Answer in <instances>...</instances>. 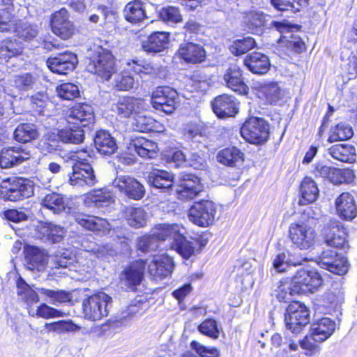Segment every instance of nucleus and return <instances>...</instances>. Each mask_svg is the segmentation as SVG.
Instances as JSON below:
<instances>
[{"instance_id": "1", "label": "nucleus", "mask_w": 357, "mask_h": 357, "mask_svg": "<svg viewBox=\"0 0 357 357\" xmlns=\"http://www.w3.org/2000/svg\"><path fill=\"white\" fill-rule=\"evenodd\" d=\"M245 23L248 30L252 33L260 35L264 29H275L281 33L289 34L284 38H288L287 46L293 49L295 52H299L305 49V44L300 37H297L292 33V29L295 26H290L285 22H278L273 20L271 17L264 15L260 11H250L245 17Z\"/></svg>"}, {"instance_id": "2", "label": "nucleus", "mask_w": 357, "mask_h": 357, "mask_svg": "<svg viewBox=\"0 0 357 357\" xmlns=\"http://www.w3.org/2000/svg\"><path fill=\"white\" fill-rule=\"evenodd\" d=\"M94 113H70L68 126L59 132L58 137L65 143L79 144L84 139L86 130H91L95 121Z\"/></svg>"}, {"instance_id": "3", "label": "nucleus", "mask_w": 357, "mask_h": 357, "mask_svg": "<svg viewBox=\"0 0 357 357\" xmlns=\"http://www.w3.org/2000/svg\"><path fill=\"white\" fill-rule=\"evenodd\" d=\"M86 68L89 72L97 74L105 80H109L116 72V61L113 54L102 47H98L93 51Z\"/></svg>"}, {"instance_id": "4", "label": "nucleus", "mask_w": 357, "mask_h": 357, "mask_svg": "<svg viewBox=\"0 0 357 357\" xmlns=\"http://www.w3.org/2000/svg\"><path fill=\"white\" fill-rule=\"evenodd\" d=\"M132 73L142 77V74L155 73V68L144 61L132 60L127 63L126 67L121 73L115 75L113 82L114 87L119 91H128L132 89L135 81Z\"/></svg>"}, {"instance_id": "5", "label": "nucleus", "mask_w": 357, "mask_h": 357, "mask_svg": "<svg viewBox=\"0 0 357 357\" xmlns=\"http://www.w3.org/2000/svg\"><path fill=\"white\" fill-rule=\"evenodd\" d=\"M289 238L294 248L300 250L312 249L317 241V234L315 229L305 221H296L289 227Z\"/></svg>"}, {"instance_id": "6", "label": "nucleus", "mask_w": 357, "mask_h": 357, "mask_svg": "<svg viewBox=\"0 0 357 357\" xmlns=\"http://www.w3.org/2000/svg\"><path fill=\"white\" fill-rule=\"evenodd\" d=\"M112 302V298L102 291L84 299L82 306L84 318L98 321L107 317L111 310Z\"/></svg>"}, {"instance_id": "7", "label": "nucleus", "mask_w": 357, "mask_h": 357, "mask_svg": "<svg viewBox=\"0 0 357 357\" xmlns=\"http://www.w3.org/2000/svg\"><path fill=\"white\" fill-rule=\"evenodd\" d=\"M241 135L249 143L262 144L268 138L269 125L262 118L252 116L243 123Z\"/></svg>"}, {"instance_id": "8", "label": "nucleus", "mask_w": 357, "mask_h": 357, "mask_svg": "<svg viewBox=\"0 0 357 357\" xmlns=\"http://www.w3.org/2000/svg\"><path fill=\"white\" fill-rule=\"evenodd\" d=\"M217 210L213 202L202 199L195 202L188 211V218L195 225L206 227L211 225L214 220Z\"/></svg>"}, {"instance_id": "9", "label": "nucleus", "mask_w": 357, "mask_h": 357, "mask_svg": "<svg viewBox=\"0 0 357 357\" xmlns=\"http://www.w3.org/2000/svg\"><path fill=\"white\" fill-rule=\"evenodd\" d=\"M284 321L287 328L298 334L310 322V311L300 302H291L287 308Z\"/></svg>"}, {"instance_id": "10", "label": "nucleus", "mask_w": 357, "mask_h": 357, "mask_svg": "<svg viewBox=\"0 0 357 357\" xmlns=\"http://www.w3.org/2000/svg\"><path fill=\"white\" fill-rule=\"evenodd\" d=\"M322 282L320 273L314 269H300L292 280L297 294L313 293L321 286Z\"/></svg>"}, {"instance_id": "11", "label": "nucleus", "mask_w": 357, "mask_h": 357, "mask_svg": "<svg viewBox=\"0 0 357 357\" xmlns=\"http://www.w3.org/2000/svg\"><path fill=\"white\" fill-rule=\"evenodd\" d=\"M316 261L321 268L335 274L344 275L348 271L347 258L342 254L333 250H324Z\"/></svg>"}, {"instance_id": "12", "label": "nucleus", "mask_w": 357, "mask_h": 357, "mask_svg": "<svg viewBox=\"0 0 357 357\" xmlns=\"http://www.w3.org/2000/svg\"><path fill=\"white\" fill-rule=\"evenodd\" d=\"M177 93L167 86H158L152 93L151 103L156 110L164 112H174L176 109L175 98Z\"/></svg>"}, {"instance_id": "13", "label": "nucleus", "mask_w": 357, "mask_h": 357, "mask_svg": "<svg viewBox=\"0 0 357 357\" xmlns=\"http://www.w3.org/2000/svg\"><path fill=\"white\" fill-rule=\"evenodd\" d=\"M204 190L199 177L190 173H181L178 176V197L181 199H193Z\"/></svg>"}, {"instance_id": "14", "label": "nucleus", "mask_w": 357, "mask_h": 357, "mask_svg": "<svg viewBox=\"0 0 357 357\" xmlns=\"http://www.w3.org/2000/svg\"><path fill=\"white\" fill-rule=\"evenodd\" d=\"M50 26L52 32L63 40L72 37L75 32L73 22L70 20L68 11L64 8L52 14Z\"/></svg>"}, {"instance_id": "15", "label": "nucleus", "mask_w": 357, "mask_h": 357, "mask_svg": "<svg viewBox=\"0 0 357 357\" xmlns=\"http://www.w3.org/2000/svg\"><path fill=\"white\" fill-rule=\"evenodd\" d=\"M327 245L336 248H344L347 243V233L343 225L336 220H331L321 231Z\"/></svg>"}, {"instance_id": "16", "label": "nucleus", "mask_w": 357, "mask_h": 357, "mask_svg": "<svg viewBox=\"0 0 357 357\" xmlns=\"http://www.w3.org/2000/svg\"><path fill=\"white\" fill-rule=\"evenodd\" d=\"M113 186L129 199L139 200L145 195V188L136 178L128 175L117 176L112 182Z\"/></svg>"}, {"instance_id": "17", "label": "nucleus", "mask_w": 357, "mask_h": 357, "mask_svg": "<svg viewBox=\"0 0 357 357\" xmlns=\"http://www.w3.org/2000/svg\"><path fill=\"white\" fill-rule=\"evenodd\" d=\"M77 55L69 51L51 56L47 60V65L50 70L54 73L66 75L72 72L77 65Z\"/></svg>"}, {"instance_id": "18", "label": "nucleus", "mask_w": 357, "mask_h": 357, "mask_svg": "<svg viewBox=\"0 0 357 357\" xmlns=\"http://www.w3.org/2000/svg\"><path fill=\"white\" fill-rule=\"evenodd\" d=\"M34 193V185L31 181L19 177L15 178L4 194L5 199L17 202L31 197Z\"/></svg>"}, {"instance_id": "19", "label": "nucleus", "mask_w": 357, "mask_h": 357, "mask_svg": "<svg viewBox=\"0 0 357 357\" xmlns=\"http://www.w3.org/2000/svg\"><path fill=\"white\" fill-rule=\"evenodd\" d=\"M96 182V175L90 164L79 162L73 166V172L70 174L69 178L70 185L78 187H91Z\"/></svg>"}, {"instance_id": "20", "label": "nucleus", "mask_w": 357, "mask_h": 357, "mask_svg": "<svg viewBox=\"0 0 357 357\" xmlns=\"http://www.w3.org/2000/svg\"><path fill=\"white\" fill-rule=\"evenodd\" d=\"M223 81L227 87L239 94L245 95L248 93L249 87L244 82L243 72L236 63L229 66L223 75Z\"/></svg>"}, {"instance_id": "21", "label": "nucleus", "mask_w": 357, "mask_h": 357, "mask_svg": "<svg viewBox=\"0 0 357 357\" xmlns=\"http://www.w3.org/2000/svg\"><path fill=\"white\" fill-rule=\"evenodd\" d=\"M30 157V151L22 146L3 149L0 154V166L1 168H10L23 162Z\"/></svg>"}, {"instance_id": "22", "label": "nucleus", "mask_w": 357, "mask_h": 357, "mask_svg": "<svg viewBox=\"0 0 357 357\" xmlns=\"http://www.w3.org/2000/svg\"><path fill=\"white\" fill-rule=\"evenodd\" d=\"M176 54L186 63H199L206 59V51L199 44L191 42L183 43L180 45Z\"/></svg>"}, {"instance_id": "23", "label": "nucleus", "mask_w": 357, "mask_h": 357, "mask_svg": "<svg viewBox=\"0 0 357 357\" xmlns=\"http://www.w3.org/2000/svg\"><path fill=\"white\" fill-rule=\"evenodd\" d=\"M174 180L172 172L159 169H153L147 176V182L151 186L168 193L173 190Z\"/></svg>"}, {"instance_id": "24", "label": "nucleus", "mask_w": 357, "mask_h": 357, "mask_svg": "<svg viewBox=\"0 0 357 357\" xmlns=\"http://www.w3.org/2000/svg\"><path fill=\"white\" fill-rule=\"evenodd\" d=\"M335 208L338 215L347 220H351L357 215L356 202L349 192H342L337 197Z\"/></svg>"}, {"instance_id": "25", "label": "nucleus", "mask_w": 357, "mask_h": 357, "mask_svg": "<svg viewBox=\"0 0 357 357\" xmlns=\"http://www.w3.org/2000/svg\"><path fill=\"white\" fill-rule=\"evenodd\" d=\"M205 245L206 241L204 243H200L199 239L192 238V241L187 240L181 231L175 240L172 242L171 248L180 254L184 259H188L195 254L197 247L201 249L202 247Z\"/></svg>"}, {"instance_id": "26", "label": "nucleus", "mask_w": 357, "mask_h": 357, "mask_svg": "<svg viewBox=\"0 0 357 357\" xmlns=\"http://www.w3.org/2000/svg\"><path fill=\"white\" fill-rule=\"evenodd\" d=\"M174 266L172 258L162 255L154 257L148 266V271L151 275L163 278L171 275Z\"/></svg>"}, {"instance_id": "27", "label": "nucleus", "mask_w": 357, "mask_h": 357, "mask_svg": "<svg viewBox=\"0 0 357 357\" xmlns=\"http://www.w3.org/2000/svg\"><path fill=\"white\" fill-rule=\"evenodd\" d=\"M145 263L139 259L126 268L121 274V281L126 286L134 289L139 285L143 278Z\"/></svg>"}, {"instance_id": "28", "label": "nucleus", "mask_w": 357, "mask_h": 357, "mask_svg": "<svg viewBox=\"0 0 357 357\" xmlns=\"http://www.w3.org/2000/svg\"><path fill=\"white\" fill-rule=\"evenodd\" d=\"M335 330V322L328 317H323L311 326L312 338L322 342L329 338Z\"/></svg>"}, {"instance_id": "29", "label": "nucleus", "mask_w": 357, "mask_h": 357, "mask_svg": "<svg viewBox=\"0 0 357 357\" xmlns=\"http://www.w3.org/2000/svg\"><path fill=\"white\" fill-rule=\"evenodd\" d=\"M156 143L144 137H137L131 139L128 149L130 152L135 151L142 158H154L157 155Z\"/></svg>"}, {"instance_id": "30", "label": "nucleus", "mask_w": 357, "mask_h": 357, "mask_svg": "<svg viewBox=\"0 0 357 357\" xmlns=\"http://www.w3.org/2000/svg\"><path fill=\"white\" fill-rule=\"evenodd\" d=\"M25 260L31 270L42 271L47 264V256L44 250L35 246L24 248Z\"/></svg>"}, {"instance_id": "31", "label": "nucleus", "mask_w": 357, "mask_h": 357, "mask_svg": "<svg viewBox=\"0 0 357 357\" xmlns=\"http://www.w3.org/2000/svg\"><path fill=\"white\" fill-rule=\"evenodd\" d=\"M169 42L168 33L158 31L151 34L147 40L143 42L142 48L148 53L160 52L167 48Z\"/></svg>"}, {"instance_id": "32", "label": "nucleus", "mask_w": 357, "mask_h": 357, "mask_svg": "<svg viewBox=\"0 0 357 357\" xmlns=\"http://www.w3.org/2000/svg\"><path fill=\"white\" fill-rule=\"evenodd\" d=\"M244 63L252 73L259 75L267 73L271 65L268 57L257 52L248 54Z\"/></svg>"}, {"instance_id": "33", "label": "nucleus", "mask_w": 357, "mask_h": 357, "mask_svg": "<svg viewBox=\"0 0 357 357\" xmlns=\"http://www.w3.org/2000/svg\"><path fill=\"white\" fill-rule=\"evenodd\" d=\"M94 145L102 155H112L117 149L116 140L110 133L104 130H98L93 137Z\"/></svg>"}, {"instance_id": "34", "label": "nucleus", "mask_w": 357, "mask_h": 357, "mask_svg": "<svg viewBox=\"0 0 357 357\" xmlns=\"http://www.w3.org/2000/svg\"><path fill=\"white\" fill-rule=\"evenodd\" d=\"M181 230H183V228L176 224H160L156 225L151 232L155 237L157 242L158 241H169L171 245Z\"/></svg>"}, {"instance_id": "35", "label": "nucleus", "mask_w": 357, "mask_h": 357, "mask_svg": "<svg viewBox=\"0 0 357 357\" xmlns=\"http://www.w3.org/2000/svg\"><path fill=\"white\" fill-rule=\"evenodd\" d=\"M301 199L299 200L301 205H306L317 200L319 195L317 183L310 177H305L300 186Z\"/></svg>"}, {"instance_id": "36", "label": "nucleus", "mask_w": 357, "mask_h": 357, "mask_svg": "<svg viewBox=\"0 0 357 357\" xmlns=\"http://www.w3.org/2000/svg\"><path fill=\"white\" fill-rule=\"evenodd\" d=\"M123 12L126 20L132 24L141 22L146 18L144 5L139 0L128 3Z\"/></svg>"}, {"instance_id": "37", "label": "nucleus", "mask_w": 357, "mask_h": 357, "mask_svg": "<svg viewBox=\"0 0 357 357\" xmlns=\"http://www.w3.org/2000/svg\"><path fill=\"white\" fill-rule=\"evenodd\" d=\"M243 153L235 146L226 148L220 151L217 155V161L225 166L234 167L244 160Z\"/></svg>"}, {"instance_id": "38", "label": "nucleus", "mask_w": 357, "mask_h": 357, "mask_svg": "<svg viewBox=\"0 0 357 357\" xmlns=\"http://www.w3.org/2000/svg\"><path fill=\"white\" fill-rule=\"evenodd\" d=\"M328 153L335 160L343 162H352L356 157V149L349 144H335L328 149Z\"/></svg>"}, {"instance_id": "39", "label": "nucleus", "mask_w": 357, "mask_h": 357, "mask_svg": "<svg viewBox=\"0 0 357 357\" xmlns=\"http://www.w3.org/2000/svg\"><path fill=\"white\" fill-rule=\"evenodd\" d=\"M75 220L83 228L90 231H100L107 225L105 220L85 213H76Z\"/></svg>"}, {"instance_id": "40", "label": "nucleus", "mask_w": 357, "mask_h": 357, "mask_svg": "<svg viewBox=\"0 0 357 357\" xmlns=\"http://www.w3.org/2000/svg\"><path fill=\"white\" fill-rule=\"evenodd\" d=\"M41 206L54 214H60L66 210V204L62 195L52 192L46 195L40 201Z\"/></svg>"}, {"instance_id": "41", "label": "nucleus", "mask_w": 357, "mask_h": 357, "mask_svg": "<svg viewBox=\"0 0 357 357\" xmlns=\"http://www.w3.org/2000/svg\"><path fill=\"white\" fill-rule=\"evenodd\" d=\"M123 214L128 224L135 228H141L146 225V213L142 208L126 206Z\"/></svg>"}, {"instance_id": "42", "label": "nucleus", "mask_w": 357, "mask_h": 357, "mask_svg": "<svg viewBox=\"0 0 357 357\" xmlns=\"http://www.w3.org/2000/svg\"><path fill=\"white\" fill-rule=\"evenodd\" d=\"M211 105L213 112H238L240 109L235 97L226 94L216 97Z\"/></svg>"}, {"instance_id": "43", "label": "nucleus", "mask_w": 357, "mask_h": 357, "mask_svg": "<svg viewBox=\"0 0 357 357\" xmlns=\"http://www.w3.org/2000/svg\"><path fill=\"white\" fill-rule=\"evenodd\" d=\"M40 229L43 235V238L52 243L61 242L66 234L64 227L52 222H45Z\"/></svg>"}, {"instance_id": "44", "label": "nucleus", "mask_w": 357, "mask_h": 357, "mask_svg": "<svg viewBox=\"0 0 357 357\" xmlns=\"http://www.w3.org/2000/svg\"><path fill=\"white\" fill-rule=\"evenodd\" d=\"M13 135L16 141L24 144L36 139L38 132L34 124L22 123L15 128Z\"/></svg>"}, {"instance_id": "45", "label": "nucleus", "mask_w": 357, "mask_h": 357, "mask_svg": "<svg viewBox=\"0 0 357 357\" xmlns=\"http://www.w3.org/2000/svg\"><path fill=\"white\" fill-rule=\"evenodd\" d=\"M128 117L131 127L136 131L146 132L153 129L155 120L150 116L144 115L143 113H135L134 116Z\"/></svg>"}, {"instance_id": "46", "label": "nucleus", "mask_w": 357, "mask_h": 357, "mask_svg": "<svg viewBox=\"0 0 357 357\" xmlns=\"http://www.w3.org/2000/svg\"><path fill=\"white\" fill-rule=\"evenodd\" d=\"M354 135L353 129L350 124L346 122H340L331 128L328 141L334 142L337 141L347 140Z\"/></svg>"}, {"instance_id": "47", "label": "nucleus", "mask_w": 357, "mask_h": 357, "mask_svg": "<svg viewBox=\"0 0 357 357\" xmlns=\"http://www.w3.org/2000/svg\"><path fill=\"white\" fill-rule=\"evenodd\" d=\"M17 295L28 305H31L39 301V296L36 290L33 289L23 279L17 281Z\"/></svg>"}, {"instance_id": "48", "label": "nucleus", "mask_w": 357, "mask_h": 357, "mask_svg": "<svg viewBox=\"0 0 357 357\" xmlns=\"http://www.w3.org/2000/svg\"><path fill=\"white\" fill-rule=\"evenodd\" d=\"M44 326L48 331H53L58 334L77 332L81 329V326L75 324L72 320H60L52 323H46Z\"/></svg>"}, {"instance_id": "49", "label": "nucleus", "mask_w": 357, "mask_h": 357, "mask_svg": "<svg viewBox=\"0 0 357 357\" xmlns=\"http://www.w3.org/2000/svg\"><path fill=\"white\" fill-rule=\"evenodd\" d=\"M160 20L169 25L180 23L183 20L179 8L173 6L162 7L159 12Z\"/></svg>"}, {"instance_id": "50", "label": "nucleus", "mask_w": 357, "mask_h": 357, "mask_svg": "<svg viewBox=\"0 0 357 357\" xmlns=\"http://www.w3.org/2000/svg\"><path fill=\"white\" fill-rule=\"evenodd\" d=\"M38 291L49 297L51 299V303L57 305L61 303L69 302L71 300L70 294L63 290H52L43 287H36Z\"/></svg>"}, {"instance_id": "51", "label": "nucleus", "mask_w": 357, "mask_h": 357, "mask_svg": "<svg viewBox=\"0 0 357 357\" xmlns=\"http://www.w3.org/2000/svg\"><path fill=\"white\" fill-rule=\"evenodd\" d=\"M262 93L266 100L270 104H277L284 96V91L277 83H271L264 86Z\"/></svg>"}, {"instance_id": "52", "label": "nucleus", "mask_w": 357, "mask_h": 357, "mask_svg": "<svg viewBox=\"0 0 357 357\" xmlns=\"http://www.w3.org/2000/svg\"><path fill=\"white\" fill-rule=\"evenodd\" d=\"M17 36L24 41L32 40L38 35L37 26L27 22L20 23L16 27Z\"/></svg>"}, {"instance_id": "53", "label": "nucleus", "mask_w": 357, "mask_h": 357, "mask_svg": "<svg viewBox=\"0 0 357 357\" xmlns=\"http://www.w3.org/2000/svg\"><path fill=\"white\" fill-rule=\"evenodd\" d=\"M139 100L132 97H122L119 99L115 108H112V111L137 112L139 109Z\"/></svg>"}, {"instance_id": "54", "label": "nucleus", "mask_w": 357, "mask_h": 357, "mask_svg": "<svg viewBox=\"0 0 357 357\" xmlns=\"http://www.w3.org/2000/svg\"><path fill=\"white\" fill-rule=\"evenodd\" d=\"M255 45V41L252 38H243L234 40L230 47V50L235 55H241L254 47Z\"/></svg>"}, {"instance_id": "55", "label": "nucleus", "mask_w": 357, "mask_h": 357, "mask_svg": "<svg viewBox=\"0 0 357 357\" xmlns=\"http://www.w3.org/2000/svg\"><path fill=\"white\" fill-rule=\"evenodd\" d=\"M146 302H143L141 299L135 300L122 312V317L131 319L136 315H141L146 311Z\"/></svg>"}, {"instance_id": "56", "label": "nucleus", "mask_w": 357, "mask_h": 357, "mask_svg": "<svg viewBox=\"0 0 357 357\" xmlns=\"http://www.w3.org/2000/svg\"><path fill=\"white\" fill-rule=\"evenodd\" d=\"M58 96L62 99L73 100L79 94L77 85L72 83H63L56 88Z\"/></svg>"}, {"instance_id": "57", "label": "nucleus", "mask_w": 357, "mask_h": 357, "mask_svg": "<svg viewBox=\"0 0 357 357\" xmlns=\"http://www.w3.org/2000/svg\"><path fill=\"white\" fill-rule=\"evenodd\" d=\"M352 175V172L349 169H341L333 167L328 179L332 183L338 185L348 182Z\"/></svg>"}, {"instance_id": "58", "label": "nucleus", "mask_w": 357, "mask_h": 357, "mask_svg": "<svg viewBox=\"0 0 357 357\" xmlns=\"http://www.w3.org/2000/svg\"><path fill=\"white\" fill-rule=\"evenodd\" d=\"M31 212L27 209H8L4 211L3 215L6 219L13 222H21L28 220Z\"/></svg>"}, {"instance_id": "59", "label": "nucleus", "mask_w": 357, "mask_h": 357, "mask_svg": "<svg viewBox=\"0 0 357 357\" xmlns=\"http://www.w3.org/2000/svg\"><path fill=\"white\" fill-rule=\"evenodd\" d=\"M199 331L211 338L216 339L219 336L217 322L212 319L204 320L198 327Z\"/></svg>"}, {"instance_id": "60", "label": "nucleus", "mask_w": 357, "mask_h": 357, "mask_svg": "<svg viewBox=\"0 0 357 357\" xmlns=\"http://www.w3.org/2000/svg\"><path fill=\"white\" fill-rule=\"evenodd\" d=\"M137 245L138 250L143 252L155 250L158 248V243L153 234L139 237Z\"/></svg>"}, {"instance_id": "61", "label": "nucleus", "mask_w": 357, "mask_h": 357, "mask_svg": "<svg viewBox=\"0 0 357 357\" xmlns=\"http://www.w3.org/2000/svg\"><path fill=\"white\" fill-rule=\"evenodd\" d=\"M92 200L98 206H107L114 201L112 193L104 189L96 190L92 195Z\"/></svg>"}, {"instance_id": "62", "label": "nucleus", "mask_w": 357, "mask_h": 357, "mask_svg": "<svg viewBox=\"0 0 357 357\" xmlns=\"http://www.w3.org/2000/svg\"><path fill=\"white\" fill-rule=\"evenodd\" d=\"M64 314L61 311L52 307L45 303L40 305L36 310V315L46 319L62 317Z\"/></svg>"}, {"instance_id": "63", "label": "nucleus", "mask_w": 357, "mask_h": 357, "mask_svg": "<svg viewBox=\"0 0 357 357\" xmlns=\"http://www.w3.org/2000/svg\"><path fill=\"white\" fill-rule=\"evenodd\" d=\"M190 347L201 357H219L220 356V352L216 348L204 346L196 341H192Z\"/></svg>"}, {"instance_id": "64", "label": "nucleus", "mask_w": 357, "mask_h": 357, "mask_svg": "<svg viewBox=\"0 0 357 357\" xmlns=\"http://www.w3.org/2000/svg\"><path fill=\"white\" fill-rule=\"evenodd\" d=\"M34 79L29 73L18 75L14 77L13 85L20 91H26L31 87Z\"/></svg>"}]
</instances>
